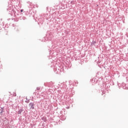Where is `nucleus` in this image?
<instances>
[{"label":"nucleus","mask_w":128,"mask_h":128,"mask_svg":"<svg viewBox=\"0 0 128 128\" xmlns=\"http://www.w3.org/2000/svg\"><path fill=\"white\" fill-rule=\"evenodd\" d=\"M49 40H52V38H53L54 36H52V34L50 32V31H48L46 34V36Z\"/></svg>","instance_id":"39448f33"},{"label":"nucleus","mask_w":128,"mask_h":128,"mask_svg":"<svg viewBox=\"0 0 128 128\" xmlns=\"http://www.w3.org/2000/svg\"><path fill=\"white\" fill-rule=\"evenodd\" d=\"M122 88H124V90H128V87L122 86Z\"/></svg>","instance_id":"412c9836"},{"label":"nucleus","mask_w":128,"mask_h":128,"mask_svg":"<svg viewBox=\"0 0 128 128\" xmlns=\"http://www.w3.org/2000/svg\"><path fill=\"white\" fill-rule=\"evenodd\" d=\"M67 108H68V107H67Z\"/></svg>","instance_id":"2f4dec72"},{"label":"nucleus","mask_w":128,"mask_h":128,"mask_svg":"<svg viewBox=\"0 0 128 128\" xmlns=\"http://www.w3.org/2000/svg\"><path fill=\"white\" fill-rule=\"evenodd\" d=\"M22 112H24V110L23 108H20L18 110V114H22Z\"/></svg>","instance_id":"6e6552de"},{"label":"nucleus","mask_w":128,"mask_h":128,"mask_svg":"<svg viewBox=\"0 0 128 128\" xmlns=\"http://www.w3.org/2000/svg\"><path fill=\"white\" fill-rule=\"evenodd\" d=\"M24 12V9H22V10H20V12Z\"/></svg>","instance_id":"393cba45"},{"label":"nucleus","mask_w":128,"mask_h":128,"mask_svg":"<svg viewBox=\"0 0 128 128\" xmlns=\"http://www.w3.org/2000/svg\"><path fill=\"white\" fill-rule=\"evenodd\" d=\"M60 122H60V120H57V121L56 122V124H60Z\"/></svg>","instance_id":"f3484780"},{"label":"nucleus","mask_w":128,"mask_h":128,"mask_svg":"<svg viewBox=\"0 0 128 128\" xmlns=\"http://www.w3.org/2000/svg\"><path fill=\"white\" fill-rule=\"evenodd\" d=\"M2 112H4V107L0 108V114L1 116H2Z\"/></svg>","instance_id":"9b49d317"},{"label":"nucleus","mask_w":128,"mask_h":128,"mask_svg":"<svg viewBox=\"0 0 128 128\" xmlns=\"http://www.w3.org/2000/svg\"><path fill=\"white\" fill-rule=\"evenodd\" d=\"M36 90H40V87H37V88H36Z\"/></svg>","instance_id":"aec40b11"},{"label":"nucleus","mask_w":128,"mask_h":128,"mask_svg":"<svg viewBox=\"0 0 128 128\" xmlns=\"http://www.w3.org/2000/svg\"><path fill=\"white\" fill-rule=\"evenodd\" d=\"M76 82H78V81H76V82H74V83L76 84Z\"/></svg>","instance_id":"c756f323"},{"label":"nucleus","mask_w":128,"mask_h":128,"mask_svg":"<svg viewBox=\"0 0 128 128\" xmlns=\"http://www.w3.org/2000/svg\"><path fill=\"white\" fill-rule=\"evenodd\" d=\"M72 66V64L70 62H68V63H66V68H70Z\"/></svg>","instance_id":"9d476101"},{"label":"nucleus","mask_w":128,"mask_h":128,"mask_svg":"<svg viewBox=\"0 0 128 128\" xmlns=\"http://www.w3.org/2000/svg\"><path fill=\"white\" fill-rule=\"evenodd\" d=\"M49 51V54H50V56H52V54H54V51H52V49H48V50Z\"/></svg>","instance_id":"ddd939ff"},{"label":"nucleus","mask_w":128,"mask_h":128,"mask_svg":"<svg viewBox=\"0 0 128 128\" xmlns=\"http://www.w3.org/2000/svg\"><path fill=\"white\" fill-rule=\"evenodd\" d=\"M44 86H48V85H46V84H44Z\"/></svg>","instance_id":"a878e982"},{"label":"nucleus","mask_w":128,"mask_h":128,"mask_svg":"<svg viewBox=\"0 0 128 128\" xmlns=\"http://www.w3.org/2000/svg\"><path fill=\"white\" fill-rule=\"evenodd\" d=\"M42 120H43L44 122H46V116H43L41 118Z\"/></svg>","instance_id":"4468645a"},{"label":"nucleus","mask_w":128,"mask_h":128,"mask_svg":"<svg viewBox=\"0 0 128 128\" xmlns=\"http://www.w3.org/2000/svg\"><path fill=\"white\" fill-rule=\"evenodd\" d=\"M52 43L53 44H55L56 43H54V42H52Z\"/></svg>","instance_id":"cd10ccee"},{"label":"nucleus","mask_w":128,"mask_h":128,"mask_svg":"<svg viewBox=\"0 0 128 128\" xmlns=\"http://www.w3.org/2000/svg\"><path fill=\"white\" fill-rule=\"evenodd\" d=\"M41 18L38 19V24H42L44 20H48V14H40Z\"/></svg>","instance_id":"20e7f679"},{"label":"nucleus","mask_w":128,"mask_h":128,"mask_svg":"<svg viewBox=\"0 0 128 128\" xmlns=\"http://www.w3.org/2000/svg\"><path fill=\"white\" fill-rule=\"evenodd\" d=\"M111 82L112 86H114V81Z\"/></svg>","instance_id":"6ab92c4d"},{"label":"nucleus","mask_w":128,"mask_h":128,"mask_svg":"<svg viewBox=\"0 0 128 128\" xmlns=\"http://www.w3.org/2000/svg\"><path fill=\"white\" fill-rule=\"evenodd\" d=\"M66 94H72V89L68 88L66 89Z\"/></svg>","instance_id":"f8f14e48"},{"label":"nucleus","mask_w":128,"mask_h":128,"mask_svg":"<svg viewBox=\"0 0 128 128\" xmlns=\"http://www.w3.org/2000/svg\"><path fill=\"white\" fill-rule=\"evenodd\" d=\"M120 84H118V86L119 88H120Z\"/></svg>","instance_id":"5701e85b"},{"label":"nucleus","mask_w":128,"mask_h":128,"mask_svg":"<svg viewBox=\"0 0 128 128\" xmlns=\"http://www.w3.org/2000/svg\"><path fill=\"white\" fill-rule=\"evenodd\" d=\"M75 86H78V83H77V84H75Z\"/></svg>","instance_id":"c85d7f7f"},{"label":"nucleus","mask_w":128,"mask_h":128,"mask_svg":"<svg viewBox=\"0 0 128 128\" xmlns=\"http://www.w3.org/2000/svg\"><path fill=\"white\" fill-rule=\"evenodd\" d=\"M54 64V61L53 62H52L51 68H53L56 74H60L62 72H64V66L63 67L60 64H58L55 63L54 64Z\"/></svg>","instance_id":"7ed1b4c3"},{"label":"nucleus","mask_w":128,"mask_h":128,"mask_svg":"<svg viewBox=\"0 0 128 128\" xmlns=\"http://www.w3.org/2000/svg\"><path fill=\"white\" fill-rule=\"evenodd\" d=\"M50 86H52V82H50L48 83V86L50 87Z\"/></svg>","instance_id":"a211bd4d"},{"label":"nucleus","mask_w":128,"mask_h":128,"mask_svg":"<svg viewBox=\"0 0 128 128\" xmlns=\"http://www.w3.org/2000/svg\"><path fill=\"white\" fill-rule=\"evenodd\" d=\"M22 8V4L20 0H9L8 2V6L7 7V12L9 14H10L12 16H14L19 20H26V17L20 16V8Z\"/></svg>","instance_id":"f257e3e1"},{"label":"nucleus","mask_w":128,"mask_h":128,"mask_svg":"<svg viewBox=\"0 0 128 128\" xmlns=\"http://www.w3.org/2000/svg\"><path fill=\"white\" fill-rule=\"evenodd\" d=\"M29 106L30 108H32V110H34V104L32 102H30L29 104Z\"/></svg>","instance_id":"423d86ee"},{"label":"nucleus","mask_w":128,"mask_h":128,"mask_svg":"<svg viewBox=\"0 0 128 128\" xmlns=\"http://www.w3.org/2000/svg\"><path fill=\"white\" fill-rule=\"evenodd\" d=\"M90 82H92V84H96L98 80L96 78H94L90 80Z\"/></svg>","instance_id":"1a4fd4ad"},{"label":"nucleus","mask_w":128,"mask_h":128,"mask_svg":"<svg viewBox=\"0 0 128 128\" xmlns=\"http://www.w3.org/2000/svg\"><path fill=\"white\" fill-rule=\"evenodd\" d=\"M8 20H10V19H8Z\"/></svg>","instance_id":"473e14b6"},{"label":"nucleus","mask_w":128,"mask_h":128,"mask_svg":"<svg viewBox=\"0 0 128 128\" xmlns=\"http://www.w3.org/2000/svg\"><path fill=\"white\" fill-rule=\"evenodd\" d=\"M106 90L107 89H105V90H102V94H106Z\"/></svg>","instance_id":"dca6fc26"},{"label":"nucleus","mask_w":128,"mask_h":128,"mask_svg":"<svg viewBox=\"0 0 128 128\" xmlns=\"http://www.w3.org/2000/svg\"><path fill=\"white\" fill-rule=\"evenodd\" d=\"M56 6H58V4L56 3Z\"/></svg>","instance_id":"b1692460"},{"label":"nucleus","mask_w":128,"mask_h":128,"mask_svg":"<svg viewBox=\"0 0 128 128\" xmlns=\"http://www.w3.org/2000/svg\"><path fill=\"white\" fill-rule=\"evenodd\" d=\"M96 42L92 40V42L90 44V46H96Z\"/></svg>","instance_id":"2eb2a0df"},{"label":"nucleus","mask_w":128,"mask_h":128,"mask_svg":"<svg viewBox=\"0 0 128 128\" xmlns=\"http://www.w3.org/2000/svg\"><path fill=\"white\" fill-rule=\"evenodd\" d=\"M56 46V45H54V44H52V48H54Z\"/></svg>","instance_id":"4be33fe9"},{"label":"nucleus","mask_w":128,"mask_h":128,"mask_svg":"<svg viewBox=\"0 0 128 128\" xmlns=\"http://www.w3.org/2000/svg\"><path fill=\"white\" fill-rule=\"evenodd\" d=\"M60 118L61 120H65L66 118V115H62Z\"/></svg>","instance_id":"0eeeda50"},{"label":"nucleus","mask_w":128,"mask_h":128,"mask_svg":"<svg viewBox=\"0 0 128 128\" xmlns=\"http://www.w3.org/2000/svg\"><path fill=\"white\" fill-rule=\"evenodd\" d=\"M2 30V27L0 26V30Z\"/></svg>","instance_id":"bb28decb"},{"label":"nucleus","mask_w":128,"mask_h":128,"mask_svg":"<svg viewBox=\"0 0 128 128\" xmlns=\"http://www.w3.org/2000/svg\"><path fill=\"white\" fill-rule=\"evenodd\" d=\"M127 32H128V29H127Z\"/></svg>","instance_id":"7c9ffc66"},{"label":"nucleus","mask_w":128,"mask_h":128,"mask_svg":"<svg viewBox=\"0 0 128 128\" xmlns=\"http://www.w3.org/2000/svg\"><path fill=\"white\" fill-rule=\"evenodd\" d=\"M27 4L28 6V10L24 12L22 14H25L26 16H34L32 8H38V4L34 5V4L30 2H28Z\"/></svg>","instance_id":"f03ea898"}]
</instances>
